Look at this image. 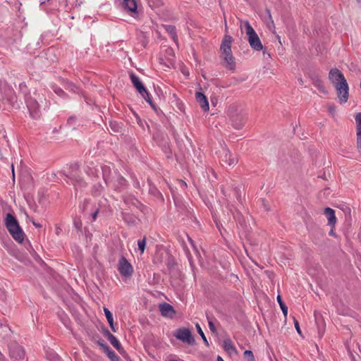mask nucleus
I'll return each instance as SVG.
<instances>
[{"mask_svg":"<svg viewBox=\"0 0 361 361\" xmlns=\"http://www.w3.org/2000/svg\"><path fill=\"white\" fill-rule=\"evenodd\" d=\"M146 237H144L142 239L139 240L137 242L138 249L141 253H143L146 247Z\"/></svg>","mask_w":361,"mask_h":361,"instance_id":"nucleus-34","label":"nucleus"},{"mask_svg":"<svg viewBox=\"0 0 361 361\" xmlns=\"http://www.w3.org/2000/svg\"><path fill=\"white\" fill-rule=\"evenodd\" d=\"M221 161L222 164H226L229 166H233L238 163L236 157L233 156L230 151L226 148H223L221 152Z\"/></svg>","mask_w":361,"mask_h":361,"instance_id":"nucleus-8","label":"nucleus"},{"mask_svg":"<svg viewBox=\"0 0 361 361\" xmlns=\"http://www.w3.org/2000/svg\"><path fill=\"white\" fill-rule=\"evenodd\" d=\"M101 169V175L102 176L105 185H109V183L112 180V176L114 174L111 173V169L109 166H102Z\"/></svg>","mask_w":361,"mask_h":361,"instance_id":"nucleus-20","label":"nucleus"},{"mask_svg":"<svg viewBox=\"0 0 361 361\" xmlns=\"http://www.w3.org/2000/svg\"><path fill=\"white\" fill-rule=\"evenodd\" d=\"M118 269L121 276L128 277L133 273V268L124 256H121L118 263Z\"/></svg>","mask_w":361,"mask_h":361,"instance_id":"nucleus-6","label":"nucleus"},{"mask_svg":"<svg viewBox=\"0 0 361 361\" xmlns=\"http://www.w3.org/2000/svg\"><path fill=\"white\" fill-rule=\"evenodd\" d=\"M108 323L109 324V326L110 328L111 329V330L114 331V332H116V330L115 329V326H114V318L112 319H110V321H108Z\"/></svg>","mask_w":361,"mask_h":361,"instance_id":"nucleus-45","label":"nucleus"},{"mask_svg":"<svg viewBox=\"0 0 361 361\" xmlns=\"http://www.w3.org/2000/svg\"><path fill=\"white\" fill-rule=\"evenodd\" d=\"M108 323L109 324V326L110 328L111 329V330L114 331V332H116V330L115 329V326H114V318L112 319H110V321H108Z\"/></svg>","mask_w":361,"mask_h":361,"instance_id":"nucleus-44","label":"nucleus"},{"mask_svg":"<svg viewBox=\"0 0 361 361\" xmlns=\"http://www.w3.org/2000/svg\"><path fill=\"white\" fill-rule=\"evenodd\" d=\"M299 81H300V85H302V84H303V80H302V79H300V80H299Z\"/></svg>","mask_w":361,"mask_h":361,"instance_id":"nucleus-60","label":"nucleus"},{"mask_svg":"<svg viewBox=\"0 0 361 361\" xmlns=\"http://www.w3.org/2000/svg\"><path fill=\"white\" fill-rule=\"evenodd\" d=\"M195 326H196V329H197V331L198 334H199L200 335V336L202 337V340H203L204 343L206 344V345H207V346H208V345H209L208 341H207V338H206V336H205V335H204V332H203V331H202V328H201L200 325L198 323H197V324H195Z\"/></svg>","mask_w":361,"mask_h":361,"instance_id":"nucleus-33","label":"nucleus"},{"mask_svg":"<svg viewBox=\"0 0 361 361\" xmlns=\"http://www.w3.org/2000/svg\"><path fill=\"white\" fill-rule=\"evenodd\" d=\"M224 349L228 353H235L236 349L232 344V341L230 338L225 339L224 341Z\"/></svg>","mask_w":361,"mask_h":361,"instance_id":"nucleus-28","label":"nucleus"},{"mask_svg":"<svg viewBox=\"0 0 361 361\" xmlns=\"http://www.w3.org/2000/svg\"><path fill=\"white\" fill-rule=\"evenodd\" d=\"M123 6L130 12H137V4L136 0H123Z\"/></svg>","mask_w":361,"mask_h":361,"instance_id":"nucleus-25","label":"nucleus"},{"mask_svg":"<svg viewBox=\"0 0 361 361\" xmlns=\"http://www.w3.org/2000/svg\"><path fill=\"white\" fill-rule=\"evenodd\" d=\"M142 97L146 100V102L147 103H149V104L151 106V107L154 110L157 111V107H156L154 103L153 102L152 98L150 97L149 93L148 92L147 90V94L143 93V95H142Z\"/></svg>","mask_w":361,"mask_h":361,"instance_id":"nucleus-32","label":"nucleus"},{"mask_svg":"<svg viewBox=\"0 0 361 361\" xmlns=\"http://www.w3.org/2000/svg\"><path fill=\"white\" fill-rule=\"evenodd\" d=\"M110 126L111 128V129L114 131V132H118L119 131V127L118 126V125L116 123H114L112 122L110 123Z\"/></svg>","mask_w":361,"mask_h":361,"instance_id":"nucleus-43","label":"nucleus"},{"mask_svg":"<svg viewBox=\"0 0 361 361\" xmlns=\"http://www.w3.org/2000/svg\"><path fill=\"white\" fill-rule=\"evenodd\" d=\"M88 203V200H85V204H87Z\"/></svg>","mask_w":361,"mask_h":361,"instance_id":"nucleus-62","label":"nucleus"},{"mask_svg":"<svg viewBox=\"0 0 361 361\" xmlns=\"http://www.w3.org/2000/svg\"><path fill=\"white\" fill-rule=\"evenodd\" d=\"M267 13H268V15H269V18H271V12H270V11H269V10H267Z\"/></svg>","mask_w":361,"mask_h":361,"instance_id":"nucleus-58","label":"nucleus"},{"mask_svg":"<svg viewBox=\"0 0 361 361\" xmlns=\"http://www.w3.org/2000/svg\"><path fill=\"white\" fill-rule=\"evenodd\" d=\"M102 350L106 354L109 359L116 353L114 350H112L110 348V347L108 345H104V348Z\"/></svg>","mask_w":361,"mask_h":361,"instance_id":"nucleus-36","label":"nucleus"},{"mask_svg":"<svg viewBox=\"0 0 361 361\" xmlns=\"http://www.w3.org/2000/svg\"><path fill=\"white\" fill-rule=\"evenodd\" d=\"M207 317L209 320L208 323H209V327L210 331L213 333H216V328L214 322L209 319L208 316H207Z\"/></svg>","mask_w":361,"mask_h":361,"instance_id":"nucleus-39","label":"nucleus"},{"mask_svg":"<svg viewBox=\"0 0 361 361\" xmlns=\"http://www.w3.org/2000/svg\"><path fill=\"white\" fill-rule=\"evenodd\" d=\"M108 340L111 343V344L119 352L121 355H124V354L126 353L125 350L123 349L118 339L112 334H109Z\"/></svg>","mask_w":361,"mask_h":361,"instance_id":"nucleus-23","label":"nucleus"},{"mask_svg":"<svg viewBox=\"0 0 361 361\" xmlns=\"http://www.w3.org/2000/svg\"><path fill=\"white\" fill-rule=\"evenodd\" d=\"M245 27L246 30V35H247V40L250 47L255 51L263 50V45L259 37L248 21L245 23Z\"/></svg>","mask_w":361,"mask_h":361,"instance_id":"nucleus-2","label":"nucleus"},{"mask_svg":"<svg viewBox=\"0 0 361 361\" xmlns=\"http://www.w3.org/2000/svg\"><path fill=\"white\" fill-rule=\"evenodd\" d=\"M27 106L32 118L37 119L41 116L39 104L33 99H29L27 102Z\"/></svg>","mask_w":361,"mask_h":361,"instance_id":"nucleus-9","label":"nucleus"},{"mask_svg":"<svg viewBox=\"0 0 361 361\" xmlns=\"http://www.w3.org/2000/svg\"><path fill=\"white\" fill-rule=\"evenodd\" d=\"M181 184H183V185H184L185 186H186V183H185L184 181H183V180H181Z\"/></svg>","mask_w":361,"mask_h":361,"instance_id":"nucleus-61","label":"nucleus"},{"mask_svg":"<svg viewBox=\"0 0 361 361\" xmlns=\"http://www.w3.org/2000/svg\"><path fill=\"white\" fill-rule=\"evenodd\" d=\"M337 93V97L341 104L347 102L349 96V87L347 82H341L334 85Z\"/></svg>","mask_w":361,"mask_h":361,"instance_id":"nucleus-4","label":"nucleus"},{"mask_svg":"<svg viewBox=\"0 0 361 361\" xmlns=\"http://www.w3.org/2000/svg\"><path fill=\"white\" fill-rule=\"evenodd\" d=\"M74 224H75V226L77 229L80 230L81 226H82V223L81 221H75L74 222Z\"/></svg>","mask_w":361,"mask_h":361,"instance_id":"nucleus-50","label":"nucleus"},{"mask_svg":"<svg viewBox=\"0 0 361 361\" xmlns=\"http://www.w3.org/2000/svg\"><path fill=\"white\" fill-rule=\"evenodd\" d=\"M310 78H311L312 82L314 85V86L315 87H317V90L321 93H323L324 94H328V91L326 90V89L323 83V81L319 78V77L317 75L312 74L310 76Z\"/></svg>","mask_w":361,"mask_h":361,"instance_id":"nucleus-19","label":"nucleus"},{"mask_svg":"<svg viewBox=\"0 0 361 361\" xmlns=\"http://www.w3.org/2000/svg\"><path fill=\"white\" fill-rule=\"evenodd\" d=\"M329 235H331V236H336V233L334 231V227H331V231L329 232Z\"/></svg>","mask_w":361,"mask_h":361,"instance_id":"nucleus-54","label":"nucleus"},{"mask_svg":"<svg viewBox=\"0 0 361 361\" xmlns=\"http://www.w3.org/2000/svg\"><path fill=\"white\" fill-rule=\"evenodd\" d=\"M5 226L13 238L18 243H23L25 233L20 226L17 219L11 213H7L5 218Z\"/></svg>","mask_w":361,"mask_h":361,"instance_id":"nucleus-1","label":"nucleus"},{"mask_svg":"<svg viewBox=\"0 0 361 361\" xmlns=\"http://www.w3.org/2000/svg\"><path fill=\"white\" fill-rule=\"evenodd\" d=\"M159 311L163 317L172 318L176 314V311L172 305L167 302L159 305Z\"/></svg>","mask_w":361,"mask_h":361,"instance_id":"nucleus-16","label":"nucleus"},{"mask_svg":"<svg viewBox=\"0 0 361 361\" xmlns=\"http://www.w3.org/2000/svg\"><path fill=\"white\" fill-rule=\"evenodd\" d=\"M11 168H12L13 176L14 177V166H13V164L11 165Z\"/></svg>","mask_w":361,"mask_h":361,"instance_id":"nucleus-59","label":"nucleus"},{"mask_svg":"<svg viewBox=\"0 0 361 361\" xmlns=\"http://www.w3.org/2000/svg\"><path fill=\"white\" fill-rule=\"evenodd\" d=\"M262 204H263V207H264V209H265L266 211H267V212H268V211H269V210H270V208L269 207V206L267 205V204H266V202H265L264 200H262Z\"/></svg>","mask_w":361,"mask_h":361,"instance_id":"nucleus-51","label":"nucleus"},{"mask_svg":"<svg viewBox=\"0 0 361 361\" xmlns=\"http://www.w3.org/2000/svg\"><path fill=\"white\" fill-rule=\"evenodd\" d=\"M99 338L98 340H95L94 341L103 349L104 348V345H106L107 344L104 342V341L99 338V336H97Z\"/></svg>","mask_w":361,"mask_h":361,"instance_id":"nucleus-40","label":"nucleus"},{"mask_svg":"<svg viewBox=\"0 0 361 361\" xmlns=\"http://www.w3.org/2000/svg\"><path fill=\"white\" fill-rule=\"evenodd\" d=\"M148 3L152 8L159 7L162 4L161 0H148Z\"/></svg>","mask_w":361,"mask_h":361,"instance_id":"nucleus-37","label":"nucleus"},{"mask_svg":"<svg viewBox=\"0 0 361 361\" xmlns=\"http://www.w3.org/2000/svg\"><path fill=\"white\" fill-rule=\"evenodd\" d=\"M2 326V324L0 323V326Z\"/></svg>","mask_w":361,"mask_h":361,"instance_id":"nucleus-63","label":"nucleus"},{"mask_svg":"<svg viewBox=\"0 0 361 361\" xmlns=\"http://www.w3.org/2000/svg\"><path fill=\"white\" fill-rule=\"evenodd\" d=\"M130 78L133 86L141 95H143V93L147 94V89L145 85L133 72L130 73Z\"/></svg>","mask_w":361,"mask_h":361,"instance_id":"nucleus-14","label":"nucleus"},{"mask_svg":"<svg viewBox=\"0 0 361 361\" xmlns=\"http://www.w3.org/2000/svg\"><path fill=\"white\" fill-rule=\"evenodd\" d=\"M328 110L332 114H334L336 112V108L334 105H328Z\"/></svg>","mask_w":361,"mask_h":361,"instance_id":"nucleus-46","label":"nucleus"},{"mask_svg":"<svg viewBox=\"0 0 361 361\" xmlns=\"http://www.w3.org/2000/svg\"><path fill=\"white\" fill-rule=\"evenodd\" d=\"M233 42V37L230 35H225L220 47L222 56L229 55L232 54L231 44Z\"/></svg>","mask_w":361,"mask_h":361,"instance_id":"nucleus-12","label":"nucleus"},{"mask_svg":"<svg viewBox=\"0 0 361 361\" xmlns=\"http://www.w3.org/2000/svg\"><path fill=\"white\" fill-rule=\"evenodd\" d=\"M216 361H224V360H223V358L221 357L218 356Z\"/></svg>","mask_w":361,"mask_h":361,"instance_id":"nucleus-56","label":"nucleus"},{"mask_svg":"<svg viewBox=\"0 0 361 361\" xmlns=\"http://www.w3.org/2000/svg\"><path fill=\"white\" fill-rule=\"evenodd\" d=\"M124 202L126 204L133 205L142 211L145 207L144 205L136 198L128 197L124 198Z\"/></svg>","mask_w":361,"mask_h":361,"instance_id":"nucleus-26","label":"nucleus"},{"mask_svg":"<svg viewBox=\"0 0 361 361\" xmlns=\"http://www.w3.org/2000/svg\"><path fill=\"white\" fill-rule=\"evenodd\" d=\"M75 117L71 116V117H70V118L68 119L67 123H68V125H70V126H71V125H72V124L73 123V122L75 121Z\"/></svg>","mask_w":361,"mask_h":361,"instance_id":"nucleus-49","label":"nucleus"},{"mask_svg":"<svg viewBox=\"0 0 361 361\" xmlns=\"http://www.w3.org/2000/svg\"><path fill=\"white\" fill-rule=\"evenodd\" d=\"M100 165L92 161L87 163L85 171L89 176L99 178L101 174Z\"/></svg>","mask_w":361,"mask_h":361,"instance_id":"nucleus-13","label":"nucleus"},{"mask_svg":"<svg viewBox=\"0 0 361 361\" xmlns=\"http://www.w3.org/2000/svg\"><path fill=\"white\" fill-rule=\"evenodd\" d=\"M166 31L171 37L175 42H178V36L176 35V28L174 25H167L164 26Z\"/></svg>","mask_w":361,"mask_h":361,"instance_id":"nucleus-27","label":"nucleus"},{"mask_svg":"<svg viewBox=\"0 0 361 361\" xmlns=\"http://www.w3.org/2000/svg\"><path fill=\"white\" fill-rule=\"evenodd\" d=\"M277 302L280 305V307L283 312V314L285 318H286L287 314H288V307L283 301L280 295H278V296H277Z\"/></svg>","mask_w":361,"mask_h":361,"instance_id":"nucleus-30","label":"nucleus"},{"mask_svg":"<svg viewBox=\"0 0 361 361\" xmlns=\"http://www.w3.org/2000/svg\"><path fill=\"white\" fill-rule=\"evenodd\" d=\"M232 126L237 130L241 129L247 120L246 114L242 112L237 113L231 117Z\"/></svg>","mask_w":361,"mask_h":361,"instance_id":"nucleus-11","label":"nucleus"},{"mask_svg":"<svg viewBox=\"0 0 361 361\" xmlns=\"http://www.w3.org/2000/svg\"><path fill=\"white\" fill-rule=\"evenodd\" d=\"M109 185H111L115 190L121 191L127 185V180L117 171H114Z\"/></svg>","mask_w":361,"mask_h":361,"instance_id":"nucleus-7","label":"nucleus"},{"mask_svg":"<svg viewBox=\"0 0 361 361\" xmlns=\"http://www.w3.org/2000/svg\"><path fill=\"white\" fill-rule=\"evenodd\" d=\"M233 217L240 226H243L245 224V219L239 212H237L236 214L233 213Z\"/></svg>","mask_w":361,"mask_h":361,"instance_id":"nucleus-31","label":"nucleus"},{"mask_svg":"<svg viewBox=\"0 0 361 361\" xmlns=\"http://www.w3.org/2000/svg\"><path fill=\"white\" fill-rule=\"evenodd\" d=\"M213 218H214V221L216 224L217 228L220 231L221 235L224 236V233L221 231V228H223L225 231H226V229L224 228L223 224H224V225L227 226L231 221V216L228 215L224 214V216L221 219H217V218L214 215H213Z\"/></svg>","mask_w":361,"mask_h":361,"instance_id":"nucleus-21","label":"nucleus"},{"mask_svg":"<svg viewBox=\"0 0 361 361\" xmlns=\"http://www.w3.org/2000/svg\"><path fill=\"white\" fill-rule=\"evenodd\" d=\"M324 214L326 215V218L328 219L329 224L331 227H334V226L336 223V217L335 216L334 210L330 207H326L324 209Z\"/></svg>","mask_w":361,"mask_h":361,"instance_id":"nucleus-24","label":"nucleus"},{"mask_svg":"<svg viewBox=\"0 0 361 361\" xmlns=\"http://www.w3.org/2000/svg\"><path fill=\"white\" fill-rule=\"evenodd\" d=\"M104 312L106 317L107 322L110 321V319H112L114 318L112 313L108 308L104 307Z\"/></svg>","mask_w":361,"mask_h":361,"instance_id":"nucleus-38","label":"nucleus"},{"mask_svg":"<svg viewBox=\"0 0 361 361\" xmlns=\"http://www.w3.org/2000/svg\"><path fill=\"white\" fill-rule=\"evenodd\" d=\"M56 92L59 94L60 93H63V91L61 89H59L58 91H56Z\"/></svg>","mask_w":361,"mask_h":361,"instance_id":"nucleus-57","label":"nucleus"},{"mask_svg":"<svg viewBox=\"0 0 361 361\" xmlns=\"http://www.w3.org/2000/svg\"><path fill=\"white\" fill-rule=\"evenodd\" d=\"M98 212H99V209H97L94 212H93L92 214V219L94 221L96 220L97 214H98Z\"/></svg>","mask_w":361,"mask_h":361,"instance_id":"nucleus-52","label":"nucleus"},{"mask_svg":"<svg viewBox=\"0 0 361 361\" xmlns=\"http://www.w3.org/2000/svg\"><path fill=\"white\" fill-rule=\"evenodd\" d=\"M224 66L229 71H234L235 68V58L233 54L224 55Z\"/></svg>","mask_w":361,"mask_h":361,"instance_id":"nucleus-22","label":"nucleus"},{"mask_svg":"<svg viewBox=\"0 0 361 361\" xmlns=\"http://www.w3.org/2000/svg\"><path fill=\"white\" fill-rule=\"evenodd\" d=\"M103 333H104V335L106 337H107V338L109 339V334H111L110 331L108 329H104Z\"/></svg>","mask_w":361,"mask_h":361,"instance_id":"nucleus-53","label":"nucleus"},{"mask_svg":"<svg viewBox=\"0 0 361 361\" xmlns=\"http://www.w3.org/2000/svg\"><path fill=\"white\" fill-rule=\"evenodd\" d=\"M111 361H121V358L115 353L111 358Z\"/></svg>","mask_w":361,"mask_h":361,"instance_id":"nucleus-47","label":"nucleus"},{"mask_svg":"<svg viewBox=\"0 0 361 361\" xmlns=\"http://www.w3.org/2000/svg\"><path fill=\"white\" fill-rule=\"evenodd\" d=\"M30 221H32V224L37 228H42V225L39 223L35 222L33 219H30Z\"/></svg>","mask_w":361,"mask_h":361,"instance_id":"nucleus-48","label":"nucleus"},{"mask_svg":"<svg viewBox=\"0 0 361 361\" xmlns=\"http://www.w3.org/2000/svg\"><path fill=\"white\" fill-rule=\"evenodd\" d=\"M79 166L77 164L71 166V171L66 176L72 181L75 188H82L86 186L87 183L78 174Z\"/></svg>","mask_w":361,"mask_h":361,"instance_id":"nucleus-3","label":"nucleus"},{"mask_svg":"<svg viewBox=\"0 0 361 361\" xmlns=\"http://www.w3.org/2000/svg\"><path fill=\"white\" fill-rule=\"evenodd\" d=\"M294 325H295V329H296L297 332L300 335L301 334V330H300V328L299 322L295 319H294Z\"/></svg>","mask_w":361,"mask_h":361,"instance_id":"nucleus-41","label":"nucleus"},{"mask_svg":"<svg viewBox=\"0 0 361 361\" xmlns=\"http://www.w3.org/2000/svg\"><path fill=\"white\" fill-rule=\"evenodd\" d=\"M329 79L333 85L341 82H347L343 73L338 68H332L329 73Z\"/></svg>","mask_w":361,"mask_h":361,"instance_id":"nucleus-10","label":"nucleus"},{"mask_svg":"<svg viewBox=\"0 0 361 361\" xmlns=\"http://www.w3.org/2000/svg\"><path fill=\"white\" fill-rule=\"evenodd\" d=\"M104 189V186L102 183H98L94 185L92 192L93 195L97 196L102 193Z\"/></svg>","mask_w":361,"mask_h":361,"instance_id":"nucleus-29","label":"nucleus"},{"mask_svg":"<svg viewBox=\"0 0 361 361\" xmlns=\"http://www.w3.org/2000/svg\"><path fill=\"white\" fill-rule=\"evenodd\" d=\"M355 121H356V142L357 147L359 149V152H361V112L357 113L355 116Z\"/></svg>","mask_w":361,"mask_h":361,"instance_id":"nucleus-17","label":"nucleus"},{"mask_svg":"<svg viewBox=\"0 0 361 361\" xmlns=\"http://www.w3.org/2000/svg\"><path fill=\"white\" fill-rule=\"evenodd\" d=\"M9 353L12 357L16 360H22L25 357L23 348L16 343L9 346Z\"/></svg>","mask_w":361,"mask_h":361,"instance_id":"nucleus-15","label":"nucleus"},{"mask_svg":"<svg viewBox=\"0 0 361 361\" xmlns=\"http://www.w3.org/2000/svg\"><path fill=\"white\" fill-rule=\"evenodd\" d=\"M174 336L178 340L187 343L189 345H194L195 343V340L192 337L191 331L188 329H178Z\"/></svg>","mask_w":361,"mask_h":361,"instance_id":"nucleus-5","label":"nucleus"},{"mask_svg":"<svg viewBox=\"0 0 361 361\" xmlns=\"http://www.w3.org/2000/svg\"><path fill=\"white\" fill-rule=\"evenodd\" d=\"M236 197H237V199H238V200L239 202H241V197H240V196L238 194V192H236Z\"/></svg>","mask_w":361,"mask_h":361,"instance_id":"nucleus-55","label":"nucleus"},{"mask_svg":"<svg viewBox=\"0 0 361 361\" xmlns=\"http://www.w3.org/2000/svg\"><path fill=\"white\" fill-rule=\"evenodd\" d=\"M166 265L169 269H171L176 265V263L174 262L173 259H169Z\"/></svg>","mask_w":361,"mask_h":361,"instance_id":"nucleus-42","label":"nucleus"},{"mask_svg":"<svg viewBox=\"0 0 361 361\" xmlns=\"http://www.w3.org/2000/svg\"><path fill=\"white\" fill-rule=\"evenodd\" d=\"M195 99L204 111H207L209 109V105L207 97L201 92H197L195 93Z\"/></svg>","mask_w":361,"mask_h":361,"instance_id":"nucleus-18","label":"nucleus"},{"mask_svg":"<svg viewBox=\"0 0 361 361\" xmlns=\"http://www.w3.org/2000/svg\"><path fill=\"white\" fill-rule=\"evenodd\" d=\"M244 357L248 361H255L253 353L251 350H246L243 353Z\"/></svg>","mask_w":361,"mask_h":361,"instance_id":"nucleus-35","label":"nucleus"}]
</instances>
